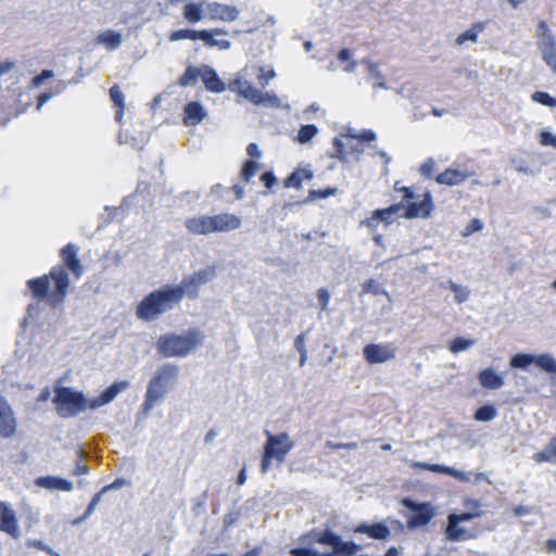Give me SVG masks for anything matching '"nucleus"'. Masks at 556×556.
Here are the masks:
<instances>
[{"label": "nucleus", "mask_w": 556, "mask_h": 556, "mask_svg": "<svg viewBox=\"0 0 556 556\" xmlns=\"http://www.w3.org/2000/svg\"><path fill=\"white\" fill-rule=\"evenodd\" d=\"M129 387L126 380L114 382L99 396L94 399H87L84 392L76 391L70 387L54 386L53 404L55 405L56 414L64 419L74 418L87 408L97 409L111 402L116 396Z\"/></svg>", "instance_id": "f257e3e1"}, {"label": "nucleus", "mask_w": 556, "mask_h": 556, "mask_svg": "<svg viewBox=\"0 0 556 556\" xmlns=\"http://www.w3.org/2000/svg\"><path fill=\"white\" fill-rule=\"evenodd\" d=\"M178 377L179 367L175 364L166 363L156 369L147 387L144 402L141 406L143 415H148L162 402L168 391L175 387Z\"/></svg>", "instance_id": "f03ea898"}, {"label": "nucleus", "mask_w": 556, "mask_h": 556, "mask_svg": "<svg viewBox=\"0 0 556 556\" xmlns=\"http://www.w3.org/2000/svg\"><path fill=\"white\" fill-rule=\"evenodd\" d=\"M181 301L180 291L166 285L147 295L137 307L138 318L151 321L160 315L173 309Z\"/></svg>", "instance_id": "7ed1b4c3"}, {"label": "nucleus", "mask_w": 556, "mask_h": 556, "mask_svg": "<svg viewBox=\"0 0 556 556\" xmlns=\"http://www.w3.org/2000/svg\"><path fill=\"white\" fill-rule=\"evenodd\" d=\"M203 333L198 329H190L186 333L162 334L156 342L157 353L166 358L186 357L202 344Z\"/></svg>", "instance_id": "20e7f679"}, {"label": "nucleus", "mask_w": 556, "mask_h": 556, "mask_svg": "<svg viewBox=\"0 0 556 556\" xmlns=\"http://www.w3.org/2000/svg\"><path fill=\"white\" fill-rule=\"evenodd\" d=\"M265 434L267 440L264 445V455L261 465L263 473L270 469L273 459L282 464L286 455L293 448V442L290 440L288 433L281 432L279 434H271L269 431H265Z\"/></svg>", "instance_id": "39448f33"}, {"label": "nucleus", "mask_w": 556, "mask_h": 556, "mask_svg": "<svg viewBox=\"0 0 556 556\" xmlns=\"http://www.w3.org/2000/svg\"><path fill=\"white\" fill-rule=\"evenodd\" d=\"M229 89L255 105L278 108L280 100L274 92H263L243 77H237L229 84Z\"/></svg>", "instance_id": "423d86ee"}, {"label": "nucleus", "mask_w": 556, "mask_h": 556, "mask_svg": "<svg viewBox=\"0 0 556 556\" xmlns=\"http://www.w3.org/2000/svg\"><path fill=\"white\" fill-rule=\"evenodd\" d=\"M535 37L542 60L553 73H556V37L553 35L545 21L539 22L535 29Z\"/></svg>", "instance_id": "0eeeda50"}, {"label": "nucleus", "mask_w": 556, "mask_h": 556, "mask_svg": "<svg viewBox=\"0 0 556 556\" xmlns=\"http://www.w3.org/2000/svg\"><path fill=\"white\" fill-rule=\"evenodd\" d=\"M402 505L408 510L405 515L408 529L425 527L435 516V511L429 503H417L406 497L402 500Z\"/></svg>", "instance_id": "6e6552de"}, {"label": "nucleus", "mask_w": 556, "mask_h": 556, "mask_svg": "<svg viewBox=\"0 0 556 556\" xmlns=\"http://www.w3.org/2000/svg\"><path fill=\"white\" fill-rule=\"evenodd\" d=\"M50 277L54 281L55 290L49 295L48 300L51 306H56L63 302L71 281L67 271L61 266L53 268L50 271Z\"/></svg>", "instance_id": "1a4fd4ad"}, {"label": "nucleus", "mask_w": 556, "mask_h": 556, "mask_svg": "<svg viewBox=\"0 0 556 556\" xmlns=\"http://www.w3.org/2000/svg\"><path fill=\"white\" fill-rule=\"evenodd\" d=\"M363 355L367 363L380 364L393 359L395 357V349L391 343H370L363 349Z\"/></svg>", "instance_id": "9d476101"}, {"label": "nucleus", "mask_w": 556, "mask_h": 556, "mask_svg": "<svg viewBox=\"0 0 556 556\" xmlns=\"http://www.w3.org/2000/svg\"><path fill=\"white\" fill-rule=\"evenodd\" d=\"M16 418L7 399L0 394V437L11 439L16 432Z\"/></svg>", "instance_id": "9b49d317"}, {"label": "nucleus", "mask_w": 556, "mask_h": 556, "mask_svg": "<svg viewBox=\"0 0 556 556\" xmlns=\"http://www.w3.org/2000/svg\"><path fill=\"white\" fill-rule=\"evenodd\" d=\"M0 531L10 534L14 539L21 536L15 511L4 502L0 501Z\"/></svg>", "instance_id": "f8f14e48"}, {"label": "nucleus", "mask_w": 556, "mask_h": 556, "mask_svg": "<svg viewBox=\"0 0 556 556\" xmlns=\"http://www.w3.org/2000/svg\"><path fill=\"white\" fill-rule=\"evenodd\" d=\"M410 467L414 469H424V470H430L432 472L445 473V475L452 476L463 482H469L471 480V472L460 471L458 469H455V468L448 467V466H444V465L429 464V463H424V462H413Z\"/></svg>", "instance_id": "ddd939ff"}, {"label": "nucleus", "mask_w": 556, "mask_h": 556, "mask_svg": "<svg viewBox=\"0 0 556 556\" xmlns=\"http://www.w3.org/2000/svg\"><path fill=\"white\" fill-rule=\"evenodd\" d=\"M214 232H230L241 227L242 220L236 214L219 213L212 215Z\"/></svg>", "instance_id": "4468645a"}, {"label": "nucleus", "mask_w": 556, "mask_h": 556, "mask_svg": "<svg viewBox=\"0 0 556 556\" xmlns=\"http://www.w3.org/2000/svg\"><path fill=\"white\" fill-rule=\"evenodd\" d=\"M207 11L211 20H219L224 22H233L240 16L239 9L219 2L208 3Z\"/></svg>", "instance_id": "2eb2a0df"}, {"label": "nucleus", "mask_w": 556, "mask_h": 556, "mask_svg": "<svg viewBox=\"0 0 556 556\" xmlns=\"http://www.w3.org/2000/svg\"><path fill=\"white\" fill-rule=\"evenodd\" d=\"M185 227L192 235H210L213 233L212 215H195L185 220Z\"/></svg>", "instance_id": "dca6fc26"}, {"label": "nucleus", "mask_w": 556, "mask_h": 556, "mask_svg": "<svg viewBox=\"0 0 556 556\" xmlns=\"http://www.w3.org/2000/svg\"><path fill=\"white\" fill-rule=\"evenodd\" d=\"M35 484L38 488H42L49 491H64L71 492L74 489V484L71 480L64 479L58 476H41L35 480Z\"/></svg>", "instance_id": "f3484780"}, {"label": "nucleus", "mask_w": 556, "mask_h": 556, "mask_svg": "<svg viewBox=\"0 0 556 556\" xmlns=\"http://www.w3.org/2000/svg\"><path fill=\"white\" fill-rule=\"evenodd\" d=\"M432 211V199L426 193L419 202H412L407 207L404 206L403 216L406 218L428 217Z\"/></svg>", "instance_id": "a211bd4d"}, {"label": "nucleus", "mask_w": 556, "mask_h": 556, "mask_svg": "<svg viewBox=\"0 0 556 556\" xmlns=\"http://www.w3.org/2000/svg\"><path fill=\"white\" fill-rule=\"evenodd\" d=\"M77 254H78V248L73 243L66 244L61 251V256H62V260H63L64 264L66 265V267L76 277H80L83 274V268H81V265H80Z\"/></svg>", "instance_id": "6ab92c4d"}, {"label": "nucleus", "mask_w": 556, "mask_h": 556, "mask_svg": "<svg viewBox=\"0 0 556 556\" xmlns=\"http://www.w3.org/2000/svg\"><path fill=\"white\" fill-rule=\"evenodd\" d=\"M355 533H364L375 540H386L390 536V528L386 522L361 523L354 529Z\"/></svg>", "instance_id": "aec40b11"}, {"label": "nucleus", "mask_w": 556, "mask_h": 556, "mask_svg": "<svg viewBox=\"0 0 556 556\" xmlns=\"http://www.w3.org/2000/svg\"><path fill=\"white\" fill-rule=\"evenodd\" d=\"M184 112H185L184 123L187 126H195V125L200 124L207 116V111L199 102L188 103L185 106Z\"/></svg>", "instance_id": "412c9836"}, {"label": "nucleus", "mask_w": 556, "mask_h": 556, "mask_svg": "<svg viewBox=\"0 0 556 556\" xmlns=\"http://www.w3.org/2000/svg\"><path fill=\"white\" fill-rule=\"evenodd\" d=\"M201 79L210 91L220 93L226 90V85L218 77L217 73L210 66H204L201 70Z\"/></svg>", "instance_id": "4be33fe9"}, {"label": "nucleus", "mask_w": 556, "mask_h": 556, "mask_svg": "<svg viewBox=\"0 0 556 556\" xmlns=\"http://www.w3.org/2000/svg\"><path fill=\"white\" fill-rule=\"evenodd\" d=\"M480 384L488 390H497L504 386V378L492 368H485L478 376Z\"/></svg>", "instance_id": "5701e85b"}, {"label": "nucleus", "mask_w": 556, "mask_h": 556, "mask_svg": "<svg viewBox=\"0 0 556 556\" xmlns=\"http://www.w3.org/2000/svg\"><path fill=\"white\" fill-rule=\"evenodd\" d=\"M471 174L459 169L448 168L437 176V182L447 186H457L469 178Z\"/></svg>", "instance_id": "b1692460"}, {"label": "nucleus", "mask_w": 556, "mask_h": 556, "mask_svg": "<svg viewBox=\"0 0 556 556\" xmlns=\"http://www.w3.org/2000/svg\"><path fill=\"white\" fill-rule=\"evenodd\" d=\"M532 459L536 464H556V435L549 440L541 452L533 454Z\"/></svg>", "instance_id": "393cba45"}, {"label": "nucleus", "mask_w": 556, "mask_h": 556, "mask_svg": "<svg viewBox=\"0 0 556 556\" xmlns=\"http://www.w3.org/2000/svg\"><path fill=\"white\" fill-rule=\"evenodd\" d=\"M173 288L174 290L180 291L181 300L185 295L195 299L200 292V286L191 275L185 277L179 285H174Z\"/></svg>", "instance_id": "a878e982"}, {"label": "nucleus", "mask_w": 556, "mask_h": 556, "mask_svg": "<svg viewBox=\"0 0 556 556\" xmlns=\"http://www.w3.org/2000/svg\"><path fill=\"white\" fill-rule=\"evenodd\" d=\"M27 286L35 298L43 299L47 296L48 289L50 286L49 277L47 275H43L39 278L29 279L27 281Z\"/></svg>", "instance_id": "bb28decb"}, {"label": "nucleus", "mask_w": 556, "mask_h": 556, "mask_svg": "<svg viewBox=\"0 0 556 556\" xmlns=\"http://www.w3.org/2000/svg\"><path fill=\"white\" fill-rule=\"evenodd\" d=\"M404 210V205L402 203L393 204L387 208L376 210L372 213V220L383 222L386 224H390L393 220V217L397 215L401 211Z\"/></svg>", "instance_id": "cd10ccee"}, {"label": "nucleus", "mask_w": 556, "mask_h": 556, "mask_svg": "<svg viewBox=\"0 0 556 556\" xmlns=\"http://www.w3.org/2000/svg\"><path fill=\"white\" fill-rule=\"evenodd\" d=\"M458 525L459 523H454L450 519H447V527L445 530L447 540L463 541V540L472 538L471 534H468V532L465 528H462Z\"/></svg>", "instance_id": "c85d7f7f"}, {"label": "nucleus", "mask_w": 556, "mask_h": 556, "mask_svg": "<svg viewBox=\"0 0 556 556\" xmlns=\"http://www.w3.org/2000/svg\"><path fill=\"white\" fill-rule=\"evenodd\" d=\"M110 98L113 101V103L115 104V106L118 108V110L116 111V114H115V119L117 122H121L124 116V108H125L124 98L125 97H124V93L121 90L119 86L114 85L111 87Z\"/></svg>", "instance_id": "c756f323"}, {"label": "nucleus", "mask_w": 556, "mask_h": 556, "mask_svg": "<svg viewBox=\"0 0 556 556\" xmlns=\"http://www.w3.org/2000/svg\"><path fill=\"white\" fill-rule=\"evenodd\" d=\"M483 29H484V24L483 23H475V24H472L469 29H467L465 33L460 34L456 38V45L463 46L467 41L476 42L477 38H478V35L480 33H482Z\"/></svg>", "instance_id": "7c9ffc66"}, {"label": "nucleus", "mask_w": 556, "mask_h": 556, "mask_svg": "<svg viewBox=\"0 0 556 556\" xmlns=\"http://www.w3.org/2000/svg\"><path fill=\"white\" fill-rule=\"evenodd\" d=\"M98 42L110 50H115L122 45V36L113 30H106L99 35Z\"/></svg>", "instance_id": "2f4dec72"}, {"label": "nucleus", "mask_w": 556, "mask_h": 556, "mask_svg": "<svg viewBox=\"0 0 556 556\" xmlns=\"http://www.w3.org/2000/svg\"><path fill=\"white\" fill-rule=\"evenodd\" d=\"M536 363V355L527 354V353H518L511 356L509 361V365L511 368H521L526 369L531 364Z\"/></svg>", "instance_id": "473e14b6"}, {"label": "nucleus", "mask_w": 556, "mask_h": 556, "mask_svg": "<svg viewBox=\"0 0 556 556\" xmlns=\"http://www.w3.org/2000/svg\"><path fill=\"white\" fill-rule=\"evenodd\" d=\"M184 16L190 23H198L202 21V5L200 3H187L184 7Z\"/></svg>", "instance_id": "72a5a7b5"}, {"label": "nucleus", "mask_w": 556, "mask_h": 556, "mask_svg": "<svg viewBox=\"0 0 556 556\" xmlns=\"http://www.w3.org/2000/svg\"><path fill=\"white\" fill-rule=\"evenodd\" d=\"M535 365L545 372L556 375V359L548 353L536 355Z\"/></svg>", "instance_id": "f704fd0d"}, {"label": "nucleus", "mask_w": 556, "mask_h": 556, "mask_svg": "<svg viewBox=\"0 0 556 556\" xmlns=\"http://www.w3.org/2000/svg\"><path fill=\"white\" fill-rule=\"evenodd\" d=\"M203 30H193V29H179L173 31L169 36L170 41H178L182 39L190 40H201Z\"/></svg>", "instance_id": "c9c22d12"}, {"label": "nucleus", "mask_w": 556, "mask_h": 556, "mask_svg": "<svg viewBox=\"0 0 556 556\" xmlns=\"http://www.w3.org/2000/svg\"><path fill=\"white\" fill-rule=\"evenodd\" d=\"M202 41L205 42L208 47H217L219 50H228L231 47V42L229 40H218L214 38V35H212V31H207L206 29H203L202 34Z\"/></svg>", "instance_id": "e433bc0d"}, {"label": "nucleus", "mask_w": 556, "mask_h": 556, "mask_svg": "<svg viewBox=\"0 0 556 556\" xmlns=\"http://www.w3.org/2000/svg\"><path fill=\"white\" fill-rule=\"evenodd\" d=\"M475 343L476 341L473 339L457 337L450 343V351L454 354H457L471 349Z\"/></svg>", "instance_id": "4c0bfd02"}, {"label": "nucleus", "mask_w": 556, "mask_h": 556, "mask_svg": "<svg viewBox=\"0 0 556 556\" xmlns=\"http://www.w3.org/2000/svg\"><path fill=\"white\" fill-rule=\"evenodd\" d=\"M318 134L317 126L313 124H307L301 126L299 132H298V141L302 144H305L309 142L316 135Z\"/></svg>", "instance_id": "58836bf2"}, {"label": "nucleus", "mask_w": 556, "mask_h": 556, "mask_svg": "<svg viewBox=\"0 0 556 556\" xmlns=\"http://www.w3.org/2000/svg\"><path fill=\"white\" fill-rule=\"evenodd\" d=\"M195 282L201 287L216 277V269L214 267L202 268L191 275Z\"/></svg>", "instance_id": "ea45409f"}, {"label": "nucleus", "mask_w": 556, "mask_h": 556, "mask_svg": "<svg viewBox=\"0 0 556 556\" xmlns=\"http://www.w3.org/2000/svg\"><path fill=\"white\" fill-rule=\"evenodd\" d=\"M195 282L201 287L216 277V269L214 267L202 268L191 275Z\"/></svg>", "instance_id": "a19ab883"}, {"label": "nucleus", "mask_w": 556, "mask_h": 556, "mask_svg": "<svg viewBox=\"0 0 556 556\" xmlns=\"http://www.w3.org/2000/svg\"><path fill=\"white\" fill-rule=\"evenodd\" d=\"M496 408L493 405H484L479 407L475 413V419L477 421H491L496 417Z\"/></svg>", "instance_id": "79ce46f5"}, {"label": "nucleus", "mask_w": 556, "mask_h": 556, "mask_svg": "<svg viewBox=\"0 0 556 556\" xmlns=\"http://www.w3.org/2000/svg\"><path fill=\"white\" fill-rule=\"evenodd\" d=\"M261 165L258 162L249 160L242 166L241 169V179L245 182H250L251 178L257 173Z\"/></svg>", "instance_id": "37998d69"}, {"label": "nucleus", "mask_w": 556, "mask_h": 556, "mask_svg": "<svg viewBox=\"0 0 556 556\" xmlns=\"http://www.w3.org/2000/svg\"><path fill=\"white\" fill-rule=\"evenodd\" d=\"M448 288L454 292L455 294V301L457 303H464L469 299L470 291L467 287L457 285L453 282L452 280H447Z\"/></svg>", "instance_id": "c03bdc74"}, {"label": "nucleus", "mask_w": 556, "mask_h": 556, "mask_svg": "<svg viewBox=\"0 0 556 556\" xmlns=\"http://www.w3.org/2000/svg\"><path fill=\"white\" fill-rule=\"evenodd\" d=\"M341 536L333 533L330 530H324L321 531V534L317 535L316 542L319 544L331 546L332 548L340 543Z\"/></svg>", "instance_id": "a18cd8bd"}, {"label": "nucleus", "mask_w": 556, "mask_h": 556, "mask_svg": "<svg viewBox=\"0 0 556 556\" xmlns=\"http://www.w3.org/2000/svg\"><path fill=\"white\" fill-rule=\"evenodd\" d=\"M276 77V72L271 67L260 66L257 67L256 78L258 84L265 88L269 81Z\"/></svg>", "instance_id": "49530a36"}, {"label": "nucleus", "mask_w": 556, "mask_h": 556, "mask_svg": "<svg viewBox=\"0 0 556 556\" xmlns=\"http://www.w3.org/2000/svg\"><path fill=\"white\" fill-rule=\"evenodd\" d=\"M362 62L367 65L368 73H369L370 77L379 80V83L375 87L387 89L384 78H383L381 72L378 70V67L375 64H372L371 62H369L368 60H363Z\"/></svg>", "instance_id": "de8ad7c7"}, {"label": "nucleus", "mask_w": 556, "mask_h": 556, "mask_svg": "<svg viewBox=\"0 0 556 556\" xmlns=\"http://www.w3.org/2000/svg\"><path fill=\"white\" fill-rule=\"evenodd\" d=\"M337 192L338 190L336 188H327L325 190H311L305 202L308 203L317 199H326L330 195L337 194Z\"/></svg>", "instance_id": "09e8293b"}, {"label": "nucleus", "mask_w": 556, "mask_h": 556, "mask_svg": "<svg viewBox=\"0 0 556 556\" xmlns=\"http://www.w3.org/2000/svg\"><path fill=\"white\" fill-rule=\"evenodd\" d=\"M480 516H481L480 511H467V513H463V514H451L447 517V519H450L454 523H460V522L470 521Z\"/></svg>", "instance_id": "8fccbe9b"}, {"label": "nucleus", "mask_w": 556, "mask_h": 556, "mask_svg": "<svg viewBox=\"0 0 556 556\" xmlns=\"http://www.w3.org/2000/svg\"><path fill=\"white\" fill-rule=\"evenodd\" d=\"M198 76H201V71L195 68H188L180 78L181 86H193L197 83Z\"/></svg>", "instance_id": "3c124183"}, {"label": "nucleus", "mask_w": 556, "mask_h": 556, "mask_svg": "<svg viewBox=\"0 0 556 556\" xmlns=\"http://www.w3.org/2000/svg\"><path fill=\"white\" fill-rule=\"evenodd\" d=\"M532 100L546 106H556V98L551 97L546 92L536 91L532 94Z\"/></svg>", "instance_id": "603ef678"}, {"label": "nucleus", "mask_w": 556, "mask_h": 556, "mask_svg": "<svg viewBox=\"0 0 556 556\" xmlns=\"http://www.w3.org/2000/svg\"><path fill=\"white\" fill-rule=\"evenodd\" d=\"M318 303L321 312L328 311V303L330 300V293L325 288H319L317 291Z\"/></svg>", "instance_id": "864d4df0"}, {"label": "nucleus", "mask_w": 556, "mask_h": 556, "mask_svg": "<svg viewBox=\"0 0 556 556\" xmlns=\"http://www.w3.org/2000/svg\"><path fill=\"white\" fill-rule=\"evenodd\" d=\"M53 76L54 74L51 70H43L39 75L35 76L31 79L30 86L35 89L39 88L46 79L51 78Z\"/></svg>", "instance_id": "5fc2aeb1"}, {"label": "nucleus", "mask_w": 556, "mask_h": 556, "mask_svg": "<svg viewBox=\"0 0 556 556\" xmlns=\"http://www.w3.org/2000/svg\"><path fill=\"white\" fill-rule=\"evenodd\" d=\"M345 136L354 138V139H358L362 141H368V142L374 141L376 139V134L369 129L362 130L361 132H357V134L349 132Z\"/></svg>", "instance_id": "6e6d98bb"}, {"label": "nucleus", "mask_w": 556, "mask_h": 556, "mask_svg": "<svg viewBox=\"0 0 556 556\" xmlns=\"http://www.w3.org/2000/svg\"><path fill=\"white\" fill-rule=\"evenodd\" d=\"M540 143L542 146H552L556 149V136L548 130H542L540 132Z\"/></svg>", "instance_id": "4d7b16f0"}, {"label": "nucleus", "mask_w": 556, "mask_h": 556, "mask_svg": "<svg viewBox=\"0 0 556 556\" xmlns=\"http://www.w3.org/2000/svg\"><path fill=\"white\" fill-rule=\"evenodd\" d=\"M362 288H363V292H365V293H371L375 295L381 293L379 285L374 279L367 280L365 283H363Z\"/></svg>", "instance_id": "13d9d810"}, {"label": "nucleus", "mask_w": 556, "mask_h": 556, "mask_svg": "<svg viewBox=\"0 0 556 556\" xmlns=\"http://www.w3.org/2000/svg\"><path fill=\"white\" fill-rule=\"evenodd\" d=\"M128 482L124 478H117L115 479L111 484H108L101 489V493H108L113 490H118L125 485H127Z\"/></svg>", "instance_id": "bf43d9fd"}, {"label": "nucleus", "mask_w": 556, "mask_h": 556, "mask_svg": "<svg viewBox=\"0 0 556 556\" xmlns=\"http://www.w3.org/2000/svg\"><path fill=\"white\" fill-rule=\"evenodd\" d=\"M326 447L330 450H356L357 444L355 442H349V443H333L331 441L326 442Z\"/></svg>", "instance_id": "052dcab7"}, {"label": "nucleus", "mask_w": 556, "mask_h": 556, "mask_svg": "<svg viewBox=\"0 0 556 556\" xmlns=\"http://www.w3.org/2000/svg\"><path fill=\"white\" fill-rule=\"evenodd\" d=\"M333 549L337 555L353 556V552L351 551L348 542L342 541V539H340V543H338Z\"/></svg>", "instance_id": "680f3d73"}, {"label": "nucleus", "mask_w": 556, "mask_h": 556, "mask_svg": "<svg viewBox=\"0 0 556 556\" xmlns=\"http://www.w3.org/2000/svg\"><path fill=\"white\" fill-rule=\"evenodd\" d=\"M290 554L292 556H324V554H320L311 548H292Z\"/></svg>", "instance_id": "e2e57ef3"}, {"label": "nucleus", "mask_w": 556, "mask_h": 556, "mask_svg": "<svg viewBox=\"0 0 556 556\" xmlns=\"http://www.w3.org/2000/svg\"><path fill=\"white\" fill-rule=\"evenodd\" d=\"M28 545L37 547L38 549L45 551V552H47L51 556H60L55 551H53L51 547L46 545L40 540H33V541L28 542Z\"/></svg>", "instance_id": "0e129e2a"}, {"label": "nucleus", "mask_w": 556, "mask_h": 556, "mask_svg": "<svg viewBox=\"0 0 556 556\" xmlns=\"http://www.w3.org/2000/svg\"><path fill=\"white\" fill-rule=\"evenodd\" d=\"M103 494H104V493H101V491H100V492H98V493L92 497V500L90 501V503H89V505H88L87 509L85 510V511L87 513V516H91V515L96 511V509H97L98 505H99V504H100V502H101V498H102V495H103Z\"/></svg>", "instance_id": "69168bd1"}, {"label": "nucleus", "mask_w": 556, "mask_h": 556, "mask_svg": "<svg viewBox=\"0 0 556 556\" xmlns=\"http://www.w3.org/2000/svg\"><path fill=\"white\" fill-rule=\"evenodd\" d=\"M483 227V224L480 219H472L465 228L464 236H469L476 231L481 230Z\"/></svg>", "instance_id": "338daca9"}, {"label": "nucleus", "mask_w": 556, "mask_h": 556, "mask_svg": "<svg viewBox=\"0 0 556 556\" xmlns=\"http://www.w3.org/2000/svg\"><path fill=\"white\" fill-rule=\"evenodd\" d=\"M285 186L288 187H294L300 189L301 188V177L299 176V173L291 174L286 180Z\"/></svg>", "instance_id": "774afa93"}]
</instances>
